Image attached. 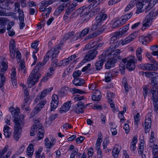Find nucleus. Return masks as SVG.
Wrapping results in <instances>:
<instances>
[{"label":"nucleus","instance_id":"46","mask_svg":"<svg viewBox=\"0 0 158 158\" xmlns=\"http://www.w3.org/2000/svg\"><path fill=\"white\" fill-rule=\"evenodd\" d=\"M89 31V28H85L84 29L80 35V37L85 36L88 34Z\"/></svg>","mask_w":158,"mask_h":158},{"label":"nucleus","instance_id":"27","mask_svg":"<svg viewBox=\"0 0 158 158\" xmlns=\"http://www.w3.org/2000/svg\"><path fill=\"white\" fill-rule=\"evenodd\" d=\"M105 62V60L102 59L96 63V69L97 71L100 70L102 67L103 63Z\"/></svg>","mask_w":158,"mask_h":158},{"label":"nucleus","instance_id":"54","mask_svg":"<svg viewBox=\"0 0 158 158\" xmlns=\"http://www.w3.org/2000/svg\"><path fill=\"white\" fill-rule=\"evenodd\" d=\"M100 135L99 136L100 138L98 137V138L96 144L97 148H100L101 143L102 141V139L100 138L101 136H102L101 134V133Z\"/></svg>","mask_w":158,"mask_h":158},{"label":"nucleus","instance_id":"33","mask_svg":"<svg viewBox=\"0 0 158 158\" xmlns=\"http://www.w3.org/2000/svg\"><path fill=\"white\" fill-rule=\"evenodd\" d=\"M133 15V13L131 12L129 14H127L122 17L121 20L123 23H125L128 19H129Z\"/></svg>","mask_w":158,"mask_h":158},{"label":"nucleus","instance_id":"18","mask_svg":"<svg viewBox=\"0 0 158 158\" xmlns=\"http://www.w3.org/2000/svg\"><path fill=\"white\" fill-rule=\"evenodd\" d=\"M16 70L14 67H13L12 69L11 78L12 80V83L13 85H16L17 84L16 77Z\"/></svg>","mask_w":158,"mask_h":158},{"label":"nucleus","instance_id":"36","mask_svg":"<svg viewBox=\"0 0 158 158\" xmlns=\"http://www.w3.org/2000/svg\"><path fill=\"white\" fill-rule=\"evenodd\" d=\"M24 15L19 16V28L20 29H22L25 26V24L24 23Z\"/></svg>","mask_w":158,"mask_h":158},{"label":"nucleus","instance_id":"14","mask_svg":"<svg viewBox=\"0 0 158 158\" xmlns=\"http://www.w3.org/2000/svg\"><path fill=\"white\" fill-rule=\"evenodd\" d=\"M71 101H69L64 103L63 106H62L60 109V112L62 113L64 112H66L69 109L71 106Z\"/></svg>","mask_w":158,"mask_h":158},{"label":"nucleus","instance_id":"32","mask_svg":"<svg viewBox=\"0 0 158 158\" xmlns=\"http://www.w3.org/2000/svg\"><path fill=\"white\" fill-rule=\"evenodd\" d=\"M142 52V50L140 48H138L136 51V55L138 61L141 62L142 61V56L141 53Z\"/></svg>","mask_w":158,"mask_h":158},{"label":"nucleus","instance_id":"50","mask_svg":"<svg viewBox=\"0 0 158 158\" xmlns=\"http://www.w3.org/2000/svg\"><path fill=\"white\" fill-rule=\"evenodd\" d=\"M81 74V71L79 70L74 71L73 74L74 78H77Z\"/></svg>","mask_w":158,"mask_h":158},{"label":"nucleus","instance_id":"25","mask_svg":"<svg viewBox=\"0 0 158 158\" xmlns=\"http://www.w3.org/2000/svg\"><path fill=\"white\" fill-rule=\"evenodd\" d=\"M45 146L48 148H50L53 145L56 143V141L55 139L51 140L50 141L48 138H46L44 140Z\"/></svg>","mask_w":158,"mask_h":158},{"label":"nucleus","instance_id":"17","mask_svg":"<svg viewBox=\"0 0 158 158\" xmlns=\"http://www.w3.org/2000/svg\"><path fill=\"white\" fill-rule=\"evenodd\" d=\"M101 98V94L100 91L97 89L92 95V99L94 101H99Z\"/></svg>","mask_w":158,"mask_h":158},{"label":"nucleus","instance_id":"13","mask_svg":"<svg viewBox=\"0 0 158 158\" xmlns=\"http://www.w3.org/2000/svg\"><path fill=\"white\" fill-rule=\"evenodd\" d=\"M152 121L151 118L149 117L146 118L144 123L145 131L146 133L148 132L151 127Z\"/></svg>","mask_w":158,"mask_h":158},{"label":"nucleus","instance_id":"56","mask_svg":"<svg viewBox=\"0 0 158 158\" xmlns=\"http://www.w3.org/2000/svg\"><path fill=\"white\" fill-rule=\"evenodd\" d=\"M84 96H80L78 95H77L74 98V100L75 101H81L84 99Z\"/></svg>","mask_w":158,"mask_h":158},{"label":"nucleus","instance_id":"12","mask_svg":"<svg viewBox=\"0 0 158 158\" xmlns=\"http://www.w3.org/2000/svg\"><path fill=\"white\" fill-rule=\"evenodd\" d=\"M46 102V101L45 100L40 102L33 110L32 113H33V115H34L37 114L39 111L41 110V109L44 106Z\"/></svg>","mask_w":158,"mask_h":158},{"label":"nucleus","instance_id":"9","mask_svg":"<svg viewBox=\"0 0 158 158\" xmlns=\"http://www.w3.org/2000/svg\"><path fill=\"white\" fill-rule=\"evenodd\" d=\"M52 88H50L46 89L41 92L37 96L35 101L36 102H39L40 100L44 98L47 94L51 92Z\"/></svg>","mask_w":158,"mask_h":158},{"label":"nucleus","instance_id":"19","mask_svg":"<svg viewBox=\"0 0 158 158\" xmlns=\"http://www.w3.org/2000/svg\"><path fill=\"white\" fill-rule=\"evenodd\" d=\"M117 61L116 58H111L106 63L105 66L106 69H109L111 67H114L115 65V63L117 62Z\"/></svg>","mask_w":158,"mask_h":158},{"label":"nucleus","instance_id":"10","mask_svg":"<svg viewBox=\"0 0 158 158\" xmlns=\"http://www.w3.org/2000/svg\"><path fill=\"white\" fill-rule=\"evenodd\" d=\"M59 103V98L56 94H53L52 97V100L51 103V111H53L58 106Z\"/></svg>","mask_w":158,"mask_h":158},{"label":"nucleus","instance_id":"63","mask_svg":"<svg viewBox=\"0 0 158 158\" xmlns=\"http://www.w3.org/2000/svg\"><path fill=\"white\" fill-rule=\"evenodd\" d=\"M64 5L63 4H62L59 6L56 9V11L57 12H58L59 13H60V12L63 10L64 8Z\"/></svg>","mask_w":158,"mask_h":158},{"label":"nucleus","instance_id":"16","mask_svg":"<svg viewBox=\"0 0 158 158\" xmlns=\"http://www.w3.org/2000/svg\"><path fill=\"white\" fill-rule=\"evenodd\" d=\"M121 52V51L119 49H118L114 50L112 51H109L108 52H104L102 54L101 56L108 55H111L113 56L112 57L114 58L117 56Z\"/></svg>","mask_w":158,"mask_h":158},{"label":"nucleus","instance_id":"7","mask_svg":"<svg viewBox=\"0 0 158 158\" xmlns=\"http://www.w3.org/2000/svg\"><path fill=\"white\" fill-rule=\"evenodd\" d=\"M0 66V76L1 77V81L5 83L6 78L4 76L5 71L7 70L8 66L7 64L4 61H2Z\"/></svg>","mask_w":158,"mask_h":158},{"label":"nucleus","instance_id":"20","mask_svg":"<svg viewBox=\"0 0 158 158\" xmlns=\"http://www.w3.org/2000/svg\"><path fill=\"white\" fill-rule=\"evenodd\" d=\"M128 57L124 59H123L122 61L120 63L119 65V70L121 71V73L122 74L124 73V70L126 68L125 64L127 63L128 61Z\"/></svg>","mask_w":158,"mask_h":158},{"label":"nucleus","instance_id":"64","mask_svg":"<svg viewBox=\"0 0 158 158\" xmlns=\"http://www.w3.org/2000/svg\"><path fill=\"white\" fill-rule=\"evenodd\" d=\"M96 69L94 67H91L87 71V73L89 74L94 73L96 71Z\"/></svg>","mask_w":158,"mask_h":158},{"label":"nucleus","instance_id":"48","mask_svg":"<svg viewBox=\"0 0 158 158\" xmlns=\"http://www.w3.org/2000/svg\"><path fill=\"white\" fill-rule=\"evenodd\" d=\"M132 40L130 36L127 37L126 39L123 40L121 42L123 45L127 44Z\"/></svg>","mask_w":158,"mask_h":158},{"label":"nucleus","instance_id":"15","mask_svg":"<svg viewBox=\"0 0 158 158\" xmlns=\"http://www.w3.org/2000/svg\"><path fill=\"white\" fill-rule=\"evenodd\" d=\"M107 17V15L106 14H99L96 18V22L102 25V23L106 19Z\"/></svg>","mask_w":158,"mask_h":158},{"label":"nucleus","instance_id":"1","mask_svg":"<svg viewBox=\"0 0 158 158\" xmlns=\"http://www.w3.org/2000/svg\"><path fill=\"white\" fill-rule=\"evenodd\" d=\"M44 65L43 63H38L32 70L28 78L27 82L29 87L31 88L34 85L38 82L40 78L41 77V75L39 73V72Z\"/></svg>","mask_w":158,"mask_h":158},{"label":"nucleus","instance_id":"60","mask_svg":"<svg viewBox=\"0 0 158 158\" xmlns=\"http://www.w3.org/2000/svg\"><path fill=\"white\" fill-rule=\"evenodd\" d=\"M19 67L21 68V70L22 71H23V73H26V68H25L24 63L23 62H22L20 63L19 65Z\"/></svg>","mask_w":158,"mask_h":158},{"label":"nucleus","instance_id":"24","mask_svg":"<svg viewBox=\"0 0 158 158\" xmlns=\"http://www.w3.org/2000/svg\"><path fill=\"white\" fill-rule=\"evenodd\" d=\"M120 44L119 42H117V43H113L110 44V46L106 49L105 52H108L109 51H112L114 50L119 46Z\"/></svg>","mask_w":158,"mask_h":158},{"label":"nucleus","instance_id":"42","mask_svg":"<svg viewBox=\"0 0 158 158\" xmlns=\"http://www.w3.org/2000/svg\"><path fill=\"white\" fill-rule=\"evenodd\" d=\"M15 9L16 10L17 9L18 12L19 14V16L24 15L23 11L20 9V3H15Z\"/></svg>","mask_w":158,"mask_h":158},{"label":"nucleus","instance_id":"38","mask_svg":"<svg viewBox=\"0 0 158 158\" xmlns=\"http://www.w3.org/2000/svg\"><path fill=\"white\" fill-rule=\"evenodd\" d=\"M144 74L145 76L147 77H156L158 76V73L155 72H144Z\"/></svg>","mask_w":158,"mask_h":158},{"label":"nucleus","instance_id":"59","mask_svg":"<svg viewBox=\"0 0 158 158\" xmlns=\"http://www.w3.org/2000/svg\"><path fill=\"white\" fill-rule=\"evenodd\" d=\"M144 151L143 145L139 144V147L138 153L140 154H143L142 153Z\"/></svg>","mask_w":158,"mask_h":158},{"label":"nucleus","instance_id":"39","mask_svg":"<svg viewBox=\"0 0 158 158\" xmlns=\"http://www.w3.org/2000/svg\"><path fill=\"white\" fill-rule=\"evenodd\" d=\"M156 16V14L154 12V10H152L147 15V18L150 19L151 21Z\"/></svg>","mask_w":158,"mask_h":158},{"label":"nucleus","instance_id":"37","mask_svg":"<svg viewBox=\"0 0 158 158\" xmlns=\"http://www.w3.org/2000/svg\"><path fill=\"white\" fill-rule=\"evenodd\" d=\"M123 24L124 23L121 20L120 21L117 20L113 23L112 27L113 28H117L119 27Z\"/></svg>","mask_w":158,"mask_h":158},{"label":"nucleus","instance_id":"53","mask_svg":"<svg viewBox=\"0 0 158 158\" xmlns=\"http://www.w3.org/2000/svg\"><path fill=\"white\" fill-rule=\"evenodd\" d=\"M116 32L118 33L119 34V36L120 37L123 35H126L127 34V31L122 28L120 29L119 32Z\"/></svg>","mask_w":158,"mask_h":158},{"label":"nucleus","instance_id":"40","mask_svg":"<svg viewBox=\"0 0 158 158\" xmlns=\"http://www.w3.org/2000/svg\"><path fill=\"white\" fill-rule=\"evenodd\" d=\"M101 24H100V23L96 22V23L93 24L92 26L91 29V30L94 31L96 30H97L98 29H100L101 28Z\"/></svg>","mask_w":158,"mask_h":158},{"label":"nucleus","instance_id":"31","mask_svg":"<svg viewBox=\"0 0 158 158\" xmlns=\"http://www.w3.org/2000/svg\"><path fill=\"white\" fill-rule=\"evenodd\" d=\"M119 34L118 33L115 32L114 34L113 35L111 38L110 40V44H112L114 43L119 42L117 41V39L119 38Z\"/></svg>","mask_w":158,"mask_h":158},{"label":"nucleus","instance_id":"44","mask_svg":"<svg viewBox=\"0 0 158 158\" xmlns=\"http://www.w3.org/2000/svg\"><path fill=\"white\" fill-rule=\"evenodd\" d=\"M113 77L111 73L109 72H106L105 73V81L106 82H109Z\"/></svg>","mask_w":158,"mask_h":158},{"label":"nucleus","instance_id":"4","mask_svg":"<svg viewBox=\"0 0 158 158\" xmlns=\"http://www.w3.org/2000/svg\"><path fill=\"white\" fill-rule=\"evenodd\" d=\"M145 0H133L129 3V5L132 7L136 4V6L137 8L136 13L139 14L142 12L143 9V6L144 4L143 3Z\"/></svg>","mask_w":158,"mask_h":158},{"label":"nucleus","instance_id":"6","mask_svg":"<svg viewBox=\"0 0 158 158\" xmlns=\"http://www.w3.org/2000/svg\"><path fill=\"white\" fill-rule=\"evenodd\" d=\"M150 91L152 94L151 98L154 106V110L155 111H157L158 110V88L157 93L156 91L154 89H151Z\"/></svg>","mask_w":158,"mask_h":158},{"label":"nucleus","instance_id":"8","mask_svg":"<svg viewBox=\"0 0 158 158\" xmlns=\"http://www.w3.org/2000/svg\"><path fill=\"white\" fill-rule=\"evenodd\" d=\"M23 126L21 125H15L14 126V132L13 137L16 141H18L20 136L21 129Z\"/></svg>","mask_w":158,"mask_h":158},{"label":"nucleus","instance_id":"29","mask_svg":"<svg viewBox=\"0 0 158 158\" xmlns=\"http://www.w3.org/2000/svg\"><path fill=\"white\" fill-rule=\"evenodd\" d=\"M119 145H116L112 150V155L115 158H117L118 156L120 150L118 149Z\"/></svg>","mask_w":158,"mask_h":158},{"label":"nucleus","instance_id":"52","mask_svg":"<svg viewBox=\"0 0 158 158\" xmlns=\"http://www.w3.org/2000/svg\"><path fill=\"white\" fill-rule=\"evenodd\" d=\"M140 117V114H139L138 113L136 115H135L134 116V123L136 125H138V122L139 121V118Z\"/></svg>","mask_w":158,"mask_h":158},{"label":"nucleus","instance_id":"28","mask_svg":"<svg viewBox=\"0 0 158 158\" xmlns=\"http://www.w3.org/2000/svg\"><path fill=\"white\" fill-rule=\"evenodd\" d=\"M60 48L59 45H58L57 46L55 47L53 50L49 51L48 52H52V53L51 52L50 54L51 56L56 58L59 53V52L57 50Z\"/></svg>","mask_w":158,"mask_h":158},{"label":"nucleus","instance_id":"34","mask_svg":"<svg viewBox=\"0 0 158 158\" xmlns=\"http://www.w3.org/2000/svg\"><path fill=\"white\" fill-rule=\"evenodd\" d=\"M70 91L73 94H85L86 92L82 91L81 90L76 89V88H72L69 89Z\"/></svg>","mask_w":158,"mask_h":158},{"label":"nucleus","instance_id":"49","mask_svg":"<svg viewBox=\"0 0 158 158\" xmlns=\"http://www.w3.org/2000/svg\"><path fill=\"white\" fill-rule=\"evenodd\" d=\"M75 7H74L73 5H69L68 7V8L67 9L66 12L67 13H69V14H70L75 9Z\"/></svg>","mask_w":158,"mask_h":158},{"label":"nucleus","instance_id":"62","mask_svg":"<svg viewBox=\"0 0 158 158\" xmlns=\"http://www.w3.org/2000/svg\"><path fill=\"white\" fill-rule=\"evenodd\" d=\"M85 139V137L83 136H80L77 138L76 139V142L77 143H81Z\"/></svg>","mask_w":158,"mask_h":158},{"label":"nucleus","instance_id":"61","mask_svg":"<svg viewBox=\"0 0 158 158\" xmlns=\"http://www.w3.org/2000/svg\"><path fill=\"white\" fill-rule=\"evenodd\" d=\"M97 153H98V155H97V157L98 158H102V152L100 149V148H97Z\"/></svg>","mask_w":158,"mask_h":158},{"label":"nucleus","instance_id":"58","mask_svg":"<svg viewBox=\"0 0 158 158\" xmlns=\"http://www.w3.org/2000/svg\"><path fill=\"white\" fill-rule=\"evenodd\" d=\"M11 116L10 115H7L5 118L6 123L8 125H10V120L11 119Z\"/></svg>","mask_w":158,"mask_h":158},{"label":"nucleus","instance_id":"30","mask_svg":"<svg viewBox=\"0 0 158 158\" xmlns=\"http://www.w3.org/2000/svg\"><path fill=\"white\" fill-rule=\"evenodd\" d=\"M151 20L147 18V19L144 20L143 22L142 30H143L146 29V27H149L151 25Z\"/></svg>","mask_w":158,"mask_h":158},{"label":"nucleus","instance_id":"11","mask_svg":"<svg viewBox=\"0 0 158 158\" xmlns=\"http://www.w3.org/2000/svg\"><path fill=\"white\" fill-rule=\"evenodd\" d=\"M137 63V60L135 61L134 60V59H128V61H127V64L126 65V68L130 71H131L135 69V63Z\"/></svg>","mask_w":158,"mask_h":158},{"label":"nucleus","instance_id":"35","mask_svg":"<svg viewBox=\"0 0 158 158\" xmlns=\"http://www.w3.org/2000/svg\"><path fill=\"white\" fill-rule=\"evenodd\" d=\"M49 69L50 73L48 72L47 73H46L44 77L42 80V81L45 82L48 79V78L50 77V76L53 74V72L54 70V69L52 68L51 67Z\"/></svg>","mask_w":158,"mask_h":158},{"label":"nucleus","instance_id":"3","mask_svg":"<svg viewBox=\"0 0 158 158\" xmlns=\"http://www.w3.org/2000/svg\"><path fill=\"white\" fill-rule=\"evenodd\" d=\"M11 114L12 117L14 118V122L15 123V125H21V126H23L24 123V117L23 116L21 117L20 114L19 110H14L11 112Z\"/></svg>","mask_w":158,"mask_h":158},{"label":"nucleus","instance_id":"47","mask_svg":"<svg viewBox=\"0 0 158 158\" xmlns=\"http://www.w3.org/2000/svg\"><path fill=\"white\" fill-rule=\"evenodd\" d=\"M74 32L72 31L69 32L67 34H66L64 36V39L65 40H67L71 38L74 35Z\"/></svg>","mask_w":158,"mask_h":158},{"label":"nucleus","instance_id":"21","mask_svg":"<svg viewBox=\"0 0 158 158\" xmlns=\"http://www.w3.org/2000/svg\"><path fill=\"white\" fill-rule=\"evenodd\" d=\"M53 2V1L52 0L46 1L44 2L43 1L42 2L40 8V11H43L48 5L52 4Z\"/></svg>","mask_w":158,"mask_h":158},{"label":"nucleus","instance_id":"45","mask_svg":"<svg viewBox=\"0 0 158 158\" xmlns=\"http://www.w3.org/2000/svg\"><path fill=\"white\" fill-rule=\"evenodd\" d=\"M51 52L52 53V52H48L46 53V55L44 56V60L43 62V63L44 64H45L49 60V58L50 57H51L50 54Z\"/></svg>","mask_w":158,"mask_h":158},{"label":"nucleus","instance_id":"43","mask_svg":"<svg viewBox=\"0 0 158 158\" xmlns=\"http://www.w3.org/2000/svg\"><path fill=\"white\" fill-rule=\"evenodd\" d=\"M122 84L123 86L125 93H127L129 91L128 85L126 81L125 78L123 79L122 81Z\"/></svg>","mask_w":158,"mask_h":158},{"label":"nucleus","instance_id":"23","mask_svg":"<svg viewBox=\"0 0 158 158\" xmlns=\"http://www.w3.org/2000/svg\"><path fill=\"white\" fill-rule=\"evenodd\" d=\"M150 35H147L142 36L139 38V41L142 44H146L149 42L150 40Z\"/></svg>","mask_w":158,"mask_h":158},{"label":"nucleus","instance_id":"57","mask_svg":"<svg viewBox=\"0 0 158 158\" xmlns=\"http://www.w3.org/2000/svg\"><path fill=\"white\" fill-rule=\"evenodd\" d=\"M143 96L144 98L145 99L146 98L147 94L149 90V89L148 87H144L143 88Z\"/></svg>","mask_w":158,"mask_h":158},{"label":"nucleus","instance_id":"2","mask_svg":"<svg viewBox=\"0 0 158 158\" xmlns=\"http://www.w3.org/2000/svg\"><path fill=\"white\" fill-rule=\"evenodd\" d=\"M94 5V3L93 4L92 3L88 6H84L78 9L80 16L82 18L83 21H87L89 18L90 16L88 15L91 10V8H93Z\"/></svg>","mask_w":158,"mask_h":158},{"label":"nucleus","instance_id":"5","mask_svg":"<svg viewBox=\"0 0 158 158\" xmlns=\"http://www.w3.org/2000/svg\"><path fill=\"white\" fill-rule=\"evenodd\" d=\"M98 52L95 49H91L86 53L85 56V58L83 60L82 62L85 63L94 59L98 55Z\"/></svg>","mask_w":158,"mask_h":158},{"label":"nucleus","instance_id":"55","mask_svg":"<svg viewBox=\"0 0 158 158\" xmlns=\"http://www.w3.org/2000/svg\"><path fill=\"white\" fill-rule=\"evenodd\" d=\"M74 111L77 114H79L80 113H82L84 112V111L83 108H77L74 107Z\"/></svg>","mask_w":158,"mask_h":158},{"label":"nucleus","instance_id":"22","mask_svg":"<svg viewBox=\"0 0 158 158\" xmlns=\"http://www.w3.org/2000/svg\"><path fill=\"white\" fill-rule=\"evenodd\" d=\"M104 31V29L103 28H101L100 29H98L91 34L89 36L86 37V38H87V39H89L95 37L102 33Z\"/></svg>","mask_w":158,"mask_h":158},{"label":"nucleus","instance_id":"51","mask_svg":"<svg viewBox=\"0 0 158 158\" xmlns=\"http://www.w3.org/2000/svg\"><path fill=\"white\" fill-rule=\"evenodd\" d=\"M10 50H16L15 42L14 40H12L11 41L10 44Z\"/></svg>","mask_w":158,"mask_h":158},{"label":"nucleus","instance_id":"26","mask_svg":"<svg viewBox=\"0 0 158 158\" xmlns=\"http://www.w3.org/2000/svg\"><path fill=\"white\" fill-rule=\"evenodd\" d=\"M34 151L33 146L31 144H30L27 148V154L30 157H31L33 155Z\"/></svg>","mask_w":158,"mask_h":158},{"label":"nucleus","instance_id":"41","mask_svg":"<svg viewBox=\"0 0 158 158\" xmlns=\"http://www.w3.org/2000/svg\"><path fill=\"white\" fill-rule=\"evenodd\" d=\"M145 70L154 71L155 70V65L154 64L145 63Z\"/></svg>","mask_w":158,"mask_h":158}]
</instances>
